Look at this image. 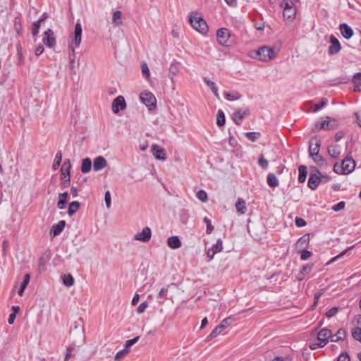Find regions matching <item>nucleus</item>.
Instances as JSON below:
<instances>
[{
	"instance_id": "nucleus-1",
	"label": "nucleus",
	"mask_w": 361,
	"mask_h": 361,
	"mask_svg": "<svg viewBox=\"0 0 361 361\" xmlns=\"http://www.w3.org/2000/svg\"><path fill=\"white\" fill-rule=\"evenodd\" d=\"M82 40V26L80 23H77L75 26L73 35L68 43L69 59L71 63L73 64L75 59V49L79 47Z\"/></svg>"
},
{
	"instance_id": "nucleus-51",
	"label": "nucleus",
	"mask_w": 361,
	"mask_h": 361,
	"mask_svg": "<svg viewBox=\"0 0 361 361\" xmlns=\"http://www.w3.org/2000/svg\"><path fill=\"white\" fill-rule=\"evenodd\" d=\"M196 197L197 199H199L200 201L205 202L207 200V194L204 190H199L197 194Z\"/></svg>"
},
{
	"instance_id": "nucleus-33",
	"label": "nucleus",
	"mask_w": 361,
	"mask_h": 361,
	"mask_svg": "<svg viewBox=\"0 0 361 361\" xmlns=\"http://www.w3.org/2000/svg\"><path fill=\"white\" fill-rule=\"evenodd\" d=\"M345 337V331L344 329H339L337 333L334 335L332 334L331 341L332 342H337L340 340L344 339Z\"/></svg>"
},
{
	"instance_id": "nucleus-58",
	"label": "nucleus",
	"mask_w": 361,
	"mask_h": 361,
	"mask_svg": "<svg viewBox=\"0 0 361 361\" xmlns=\"http://www.w3.org/2000/svg\"><path fill=\"white\" fill-rule=\"evenodd\" d=\"M301 252L300 259L302 260H307L312 256V252L306 250H298Z\"/></svg>"
},
{
	"instance_id": "nucleus-62",
	"label": "nucleus",
	"mask_w": 361,
	"mask_h": 361,
	"mask_svg": "<svg viewBox=\"0 0 361 361\" xmlns=\"http://www.w3.org/2000/svg\"><path fill=\"white\" fill-rule=\"evenodd\" d=\"M345 202L342 201V202H340L338 204L334 205L332 207V209L335 212H338V211L343 209L345 208Z\"/></svg>"
},
{
	"instance_id": "nucleus-34",
	"label": "nucleus",
	"mask_w": 361,
	"mask_h": 361,
	"mask_svg": "<svg viewBox=\"0 0 361 361\" xmlns=\"http://www.w3.org/2000/svg\"><path fill=\"white\" fill-rule=\"evenodd\" d=\"M299 171V176H298V181L300 183H303L305 181L306 176H307V168L305 166H300L298 168Z\"/></svg>"
},
{
	"instance_id": "nucleus-26",
	"label": "nucleus",
	"mask_w": 361,
	"mask_h": 361,
	"mask_svg": "<svg viewBox=\"0 0 361 361\" xmlns=\"http://www.w3.org/2000/svg\"><path fill=\"white\" fill-rule=\"evenodd\" d=\"M235 209L237 212L241 214H244L246 212V204L242 198H238L235 203Z\"/></svg>"
},
{
	"instance_id": "nucleus-7",
	"label": "nucleus",
	"mask_w": 361,
	"mask_h": 361,
	"mask_svg": "<svg viewBox=\"0 0 361 361\" xmlns=\"http://www.w3.org/2000/svg\"><path fill=\"white\" fill-rule=\"evenodd\" d=\"M332 336V332L329 329H323L317 334V338L319 341V343L313 344L311 345L312 349H315L316 345L318 347H324L327 343L329 338Z\"/></svg>"
},
{
	"instance_id": "nucleus-13",
	"label": "nucleus",
	"mask_w": 361,
	"mask_h": 361,
	"mask_svg": "<svg viewBox=\"0 0 361 361\" xmlns=\"http://www.w3.org/2000/svg\"><path fill=\"white\" fill-rule=\"evenodd\" d=\"M126 107V101L123 97H117L112 102V111L118 114L120 110H123Z\"/></svg>"
},
{
	"instance_id": "nucleus-15",
	"label": "nucleus",
	"mask_w": 361,
	"mask_h": 361,
	"mask_svg": "<svg viewBox=\"0 0 361 361\" xmlns=\"http://www.w3.org/2000/svg\"><path fill=\"white\" fill-rule=\"evenodd\" d=\"M331 45L329 47V54L330 55H335L341 50V44L337 38L331 35L330 37Z\"/></svg>"
},
{
	"instance_id": "nucleus-43",
	"label": "nucleus",
	"mask_w": 361,
	"mask_h": 361,
	"mask_svg": "<svg viewBox=\"0 0 361 361\" xmlns=\"http://www.w3.org/2000/svg\"><path fill=\"white\" fill-rule=\"evenodd\" d=\"M61 159H62V154L61 152H58L56 154V157H55V159H54V163H53V169L54 170H57L61 164Z\"/></svg>"
},
{
	"instance_id": "nucleus-59",
	"label": "nucleus",
	"mask_w": 361,
	"mask_h": 361,
	"mask_svg": "<svg viewBox=\"0 0 361 361\" xmlns=\"http://www.w3.org/2000/svg\"><path fill=\"white\" fill-rule=\"evenodd\" d=\"M312 267H313L312 263L305 264V266H303V267L301 269L302 274H305V275L309 274L312 271Z\"/></svg>"
},
{
	"instance_id": "nucleus-32",
	"label": "nucleus",
	"mask_w": 361,
	"mask_h": 361,
	"mask_svg": "<svg viewBox=\"0 0 361 361\" xmlns=\"http://www.w3.org/2000/svg\"><path fill=\"white\" fill-rule=\"evenodd\" d=\"M80 208V202L78 201H73L72 202L68 207V214L70 216H73L75 214V212L79 209Z\"/></svg>"
},
{
	"instance_id": "nucleus-3",
	"label": "nucleus",
	"mask_w": 361,
	"mask_h": 361,
	"mask_svg": "<svg viewBox=\"0 0 361 361\" xmlns=\"http://www.w3.org/2000/svg\"><path fill=\"white\" fill-rule=\"evenodd\" d=\"M189 22L191 26L197 32L202 34L207 32L208 26L207 23L198 13H191L189 16Z\"/></svg>"
},
{
	"instance_id": "nucleus-52",
	"label": "nucleus",
	"mask_w": 361,
	"mask_h": 361,
	"mask_svg": "<svg viewBox=\"0 0 361 361\" xmlns=\"http://www.w3.org/2000/svg\"><path fill=\"white\" fill-rule=\"evenodd\" d=\"M353 338L361 342V328H355L352 331Z\"/></svg>"
},
{
	"instance_id": "nucleus-38",
	"label": "nucleus",
	"mask_w": 361,
	"mask_h": 361,
	"mask_svg": "<svg viewBox=\"0 0 361 361\" xmlns=\"http://www.w3.org/2000/svg\"><path fill=\"white\" fill-rule=\"evenodd\" d=\"M295 15H296V8H295L283 10V17L286 19L294 18Z\"/></svg>"
},
{
	"instance_id": "nucleus-2",
	"label": "nucleus",
	"mask_w": 361,
	"mask_h": 361,
	"mask_svg": "<svg viewBox=\"0 0 361 361\" xmlns=\"http://www.w3.org/2000/svg\"><path fill=\"white\" fill-rule=\"evenodd\" d=\"M355 167V160L350 157L344 159L341 164L336 163L334 166V171L338 174H349L352 173Z\"/></svg>"
},
{
	"instance_id": "nucleus-37",
	"label": "nucleus",
	"mask_w": 361,
	"mask_h": 361,
	"mask_svg": "<svg viewBox=\"0 0 361 361\" xmlns=\"http://www.w3.org/2000/svg\"><path fill=\"white\" fill-rule=\"evenodd\" d=\"M224 96L226 99L229 101H233L239 99L240 97V94L238 92H224Z\"/></svg>"
},
{
	"instance_id": "nucleus-55",
	"label": "nucleus",
	"mask_w": 361,
	"mask_h": 361,
	"mask_svg": "<svg viewBox=\"0 0 361 361\" xmlns=\"http://www.w3.org/2000/svg\"><path fill=\"white\" fill-rule=\"evenodd\" d=\"M129 353L128 349H123L116 354L114 360L118 361L125 357Z\"/></svg>"
},
{
	"instance_id": "nucleus-61",
	"label": "nucleus",
	"mask_w": 361,
	"mask_h": 361,
	"mask_svg": "<svg viewBox=\"0 0 361 361\" xmlns=\"http://www.w3.org/2000/svg\"><path fill=\"white\" fill-rule=\"evenodd\" d=\"M148 307V303L147 302L145 301V302H142L137 307V313L139 314H142L143 313L146 309Z\"/></svg>"
},
{
	"instance_id": "nucleus-56",
	"label": "nucleus",
	"mask_w": 361,
	"mask_h": 361,
	"mask_svg": "<svg viewBox=\"0 0 361 361\" xmlns=\"http://www.w3.org/2000/svg\"><path fill=\"white\" fill-rule=\"evenodd\" d=\"M281 6L283 8V10L295 8L293 3L288 0L283 1V2L281 4Z\"/></svg>"
},
{
	"instance_id": "nucleus-24",
	"label": "nucleus",
	"mask_w": 361,
	"mask_h": 361,
	"mask_svg": "<svg viewBox=\"0 0 361 361\" xmlns=\"http://www.w3.org/2000/svg\"><path fill=\"white\" fill-rule=\"evenodd\" d=\"M167 245L171 249H178L181 247V241L178 236H171L167 240Z\"/></svg>"
},
{
	"instance_id": "nucleus-20",
	"label": "nucleus",
	"mask_w": 361,
	"mask_h": 361,
	"mask_svg": "<svg viewBox=\"0 0 361 361\" xmlns=\"http://www.w3.org/2000/svg\"><path fill=\"white\" fill-rule=\"evenodd\" d=\"M339 30L345 39H348L351 38L353 35V29L346 23H342L339 26Z\"/></svg>"
},
{
	"instance_id": "nucleus-36",
	"label": "nucleus",
	"mask_w": 361,
	"mask_h": 361,
	"mask_svg": "<svg viewBox=\"0 0 361 361\" xmlns=\"http://www.w3.org/2000/svg\"><path fill=\"white\" fill-rule=\"evenodd\" d=\"M245 137L252 142H255L260 137L259 132H247L245 133Z\"/></svg>"
},
{
	"instance_id": "nucleus-10",
	"label": "nucleus",
	"mask_w": 361,
	"mask_h": 361,
	"mask_svg": "<svg viewBox=\"0 0 361 361\" xmlns=\"http://www.w3.org/2000/svg\"><path fill=\"white\" fill-rule=\"evenodd\" d=\"M322 179H324V181L326 182L329 178L322 175L319 171H317V174H311L308 180V186L312 190H315L319 183L322 181Z\"/></svg>"
},
{
	"instance_id": "nucleus-40",
	"label": "nucleus",
	"mask_w": 361,
	"mask_h": 361,
	"mask_svg": "<svg viewBox=\"0 0 361 361\" xmlns=\"http://www.w3.org/2000/svg\"><path fill=\"white\" fill-rule=\"evenodd\" d=\"M63 282L67 287H71L74 283V279L71 274L64 275L63 277Z\"/></svg>"
},
{
	"instance_id": "nucleus-39",
	"label": "nucleus",
	"mask_w": 361,
	"mask_h": 361,
	"mask_svg": "<svg viewBox=\"0 0 361 361\" xmlns=\"http://www.w3.org/2000/svg\"><path fill=\"white\" fill-rule=\"evenodd\" d=\"M219 325L210 333V334L207 336V340L211 341L213 338H216L217 336H219L223 330H221Z\"/></svg>"
},
{
	"instance_id": "nucleus-11",
	"label": "nucleus",
	"mask_w": 361,
	"mask_h": 361,
	"mask_svg": "<svg viewBox=\"0 0 361 361\" xmlns=\"http://www.w3.org/2000/svg\"><path fill=\"white\" fill-rule=\"evenodd\" d=\"M216 37L219 43L225 47L228 46V40L230 38L229 31L226 28H221L216 32Z\"/></svg>"
},
{
	"instance_id": "nucleus-28",
	"label": "nucleus",
	"mask_w": 361,
	"mask_h": 361,
	"mask_svg": "<svg viewBox=\"0 0 361 361\" xmlns=\"http://www.w3.org/2000/svg\"><path fill=\"white\" fill-rule=\"evenodd\" d=\"M92 161L90 158H85L82 160L81 166V171L84 173H87L91 171Z\"/></svg>"
},
{
	"instance_id": "nucleus-64",
	"label": "nucleus",
	"mask_w": 361,
	"mask_h": 361,
	"mask_svg": "<svg viewBox=\"0 0 361 361\" xmlns=\"http://www.w3.org/2000/svg\"><path fill=\"white\" fill-rule=\"evenodd\" d=\"M354 84L361 85V73H357L353 78Z\"/></svg>"
},
{
	"instance_id": "nucleus-5",
	"label": "nucleus",
	"mask_w": 361,
	"mask_h": 361,
	"mask_svg": "<svg viewBox=\"0 0 361 361\" xmlns=\"http://www.w3.org/2000/svg\"><path fill=\"white\" fill-rule=\"evenodd\" d=\"M259 59L262 61H269L275 58L276 52L274 48L262 47L257 51Z\"/></svg>"
},
{
	"instance_id": "nucleus-41",
	"label": "nucleus",
	"mask_w": 361,
	"mask_h": 361,
	"mask_svg": "<svg viewBox=\"0 0 361 361\" xmlns=\"http://www.w3.org/2000/svg\"><path fill=\"white\" fill-rule=\"evenodd\" d=\"M216 124L219 126H223L225 124V115L222 110L218 111Z\"/></svg>"
},
{
	"instance_id": "nucleus-22",
	"label": "nucleus",
	"mask_w": 361,
	"mask_h": 361,
	"mask_svg": "<svg viewBox=\"0 0 361 361\" xmlns=\"http://www.w3.org/2000/svg\"><path fill=\"white\" fill-rule=\"evenodd\" d=\"M328 154L334 159L338 158L341 154V146L338 144L331 145L328 147Z\"/></svg>"
},
{
	"instance_id": "nucleus-6",
	"label": "nucleus",
	"mask_w": 361,
	"mask_h": 361,
	"mask_svg": "<svg viewBox=\"0 0 361 361\" xmlns=\"http://www.w3.org/2000/svg\"><path fill=\"white\" fill-rule=\"evenodd\" d=\"M71 164L69 159H66L61 166V183L64 187H68L70 184V173Z\"/></svg>"
},
{
	"instance_id": "nucleus-25",
	"label": "nucleus",
	"mask_w": 361,
	"mask_h": 361,
	"mask_svg": "<svg viewBox=\"0 0 361 361\" xmlns=\"http://www.w3.org/2000/svg\"><path fill=\"white\" fill-rule=\"evenodd\" d=\"M68 197V194L67 192L60 193L59 195V200L57 202V207L60 209H63L65 208L66 203L67 202Z\"/></svg>"
},
{
	"instance_id": "nucleus-8",
	"label": "nucleus",
	"mask_w": 361,
	"mask_h": 361,
	"mask_svg": "<svg viewBox=\"0 0 361 361\" xmlns=\"http://www.w3.org/2000/svg\"><path fill=\"white\" fill-rule=\"evenodd\" d=\"M180 69V63L173 60L169 68V77L172 83V90L176 89L175 76L179 73Z\"/></svg>"
},
{
	"instance_id": "nucleus-57",
	"label": "nucleus",
	"mask_w": 361,
	"mask_h": 361,
	"mask_svg": "<svg viewBox=\"0 0 361 361\" xmlns=\"http://www.w3.org/2000/svg\"><path fill=\"white\" fill-rule=\"evenodd\" d=\"M232 317H229L226 319H224L221 324L219 325L220 327H221V330L225 329L226 327H228L231 322Z\"/></svg>"
},
{
	"instance_id": "nucleus-17",
	"label": "nucleus",
	"mask_w": 361,
	"mask_h": 361,
	"mask_svg": "<svg viewBox=\"0 0 361 361\" xmlns=\"http://www.w3.org/2000/svg\"><path fill=\"white\" fill-rule=\"evenodd\" d=\"M152 151L153 153V155L157 159L164 161L166 159V153L164 149L161 148V147L153 145L152 146Z\"/></svg>"
},
{
	"instance_id": "nucleus-63",
	"label": "nucleus",
	"mask_w": 361,
	"mask_h": 361,
	"mask_svg": "<svg viewBox=\"0 0 361 361\" xmlns=\"http://www.w3.org/2000/svg\"><path fill=\"white\" fill-rule=\"evenodd\" d=\"M139 337H135L133 339L128 340L126 343L125 348L129 350L130 348L137 342Z\"/></svg>"
},
{
	"instance_id": "nucleus-60",
	"label": "nucleus",
	"mask_w": 361,
	"mask_h": 361,
	"mask_svg": "<svg viewBox=\"0 0 361 361\" xmlns=\"http://www.w3.org/2000/svg\"><path fill=\"white\" fill-rule=\"evenodd\" d=\"M142 74L148 79L150 77L149 70L148 68L147 64L146 63H143L142 64Z\"/></svg>"
},
{
	"instance_id": "nucleus-29",
	"label": "nucleus",
	"mask_w": 361,
	"mask_h": 361,
	"mask_svg": "<svg viewBox=\"0 0 361 361\" xmlns=\"http://www.w3.org/2000/svg\"><path fill=\"white\" fill-rule=\"evenodd\" d=\"M204 81L207 84V85L211 89V90L212 91L214 94L218 99H219V92H218V88H217L215 82L212 81V80H209V79H207V78H204Z\"/></svg>"
},
{
	"instance_id": "nucleus-16",
	"label": "nucleus",
	"mask_w": 361,
	"mask_h": 361,
	"mask_svg": "<svg viewBox=\"0 0 361 361\" xmlns=\"http://www.w3.org/2000/svg\"><path fill=\"white\" fill-rule=\"evenodd\" d=\"M53 35V31L51 29H48L44 33L43 42L49 47H54L56 45V39Z\"/></svg>"
},
{
	"instance_id": "nucleus-49",
	"label": "nucleus",
	"mask_w": 361,
	"mask_h": 361,
	"mask_svg": "<svg viewBox=\"0 0 361 361\" xmlns=\"http://www.w3.org/2000/svg\"><path fill=\"white\" fill-rule=\"evenodd\" d=\"M325 291H326V288H322V289H320L318 292H317L314 294V304L312 305V309L316 307L320 297L325 293Z\"/></svg>"
},
{
	"instance_id": "nucleus-12",
	"label": "nucleus",
	"mask_w": 361,
	"mask_h": 361,
	"mask_svg": "<svg viewBox=\"0 0 361 361\" xmlns=\"http://www.w3.org/2000/svg\"><path fill=\"white\" fill-rule=\"evenodd\" d=\"M152 237V231L150 228L145 227L142 232L137 233L135 235L134 238L136 240L147 243L149 241Z\"/></svg>"
},
{
	"instance_id": "nucleus-4",
	"label": "nucleus",
	"mask_w": 361,
	"mask_h": 361,
	"mask_svg": "<svg viewBox=\"0 0 361 361\" xmlns=\"http://www.w3.org/2000/svg\"><path fill=\"white\" fill-rule=\"evenodd\" d=\"M337 126V121L335 118L326 116L325 120L317 122L314 128L317 131L320 130H330L336 128Z\"/></svg>"
},
{
	"instance_id": "nucleus-27",
	"label": "nucleus",
	"mask_w": 361,
	"mask_h": 361,
	"mask_svg": "<svg viewBox=\"0 0 361 361\" xmlns=\"http://www.w3.org/2000/svg\"><path fill=\"white\" fill-rule=\"evenodd\" d=\"M112 23L116 26L122 25V12L121 11H116L113 13Z\"/></svg>"
},
{
	"instance_id": "nucleus-53",
	"label": "nucleus",
	"mask_w": 361,
	"mask_h": 361,
	"mask_svg": "<svg viewBox=\"0 0 361 361\" xmlns=\"http://www.w3.org/2000/svg\"><path fill=\"white\" fill-rule=\"evenodd\" d=\"M203 221L207 225V230H206L207 233L210 234L214 229V226L212 225L211 221L208 218L204 217L203 219Z\"/></svg>"
},
{
	"instance_id": "nucleus-45",
	"label": "nucleus",
	"mask_w": 361,
	"mask_h": 361,
	"mask_svg": "<svg viewBox=\"0 0 361 361\" xmlns=\"http://www.w3.org/2000/svg\"><path fill=\"white\" fill-rule=\"evenodd\" d=\"M354 245L351 246V247H348L347 249H345L344 251H343L341 254H339L338 255L333 257L328 263L327 264H329L331 263H333L335 261H336L337 259H340L341 257H342L344 255H345L348 252H349L350 250H353L354 248Z\"/></svg>"
},
{
	"instance_id": "nucleus-30",
	"label": "nucleus",
	"mask_w": 361,
	"mask_h": 361,
	"mask_svg": "<svg viewBox=\"0 0 361 361\" xmlns=\"http://www.w3.org/2000/svg\"><path fill=\"white\" fill-rule=\"evenodd\" d=\"M30 274H26L24 276V279H23V282L21 283L20 289L18 290V292L19 295H20V296L23 295L25 289L26 288V287L27 286V285L30 282Z\"/></svg>"
},
{
	"instance_id": "nucleus-31",
	"label": "nucleus",
	"mask_w": 361,
	"mask_h": 361,
	"mask_svg": "<svg viewBox=\"0 0 361 361\" xmlns=\"http://www.w3.org/2000/svg\"><path fill=\"white\" fill-rule=\"evenodd\" d=\"M267 183L271 188L279 185L278 179L274 173H270L267 175Z\"/></svg>"
},
{
	"instance_id": "nucleus-35",
	"label": "nucleus",
	"mask_w": 361,
	"mask_h": 361,
	"mask_svg": "<svg viewBox=\"0 0 361 361\" xmlns=\"http://www.w3.org/2000/svg\"><path fill=\"white\" fill-rule=\"evenodd\" d=\"M177 288V286L176 283H171L168 286H166V287H163L159 292L158 293V297L160 298H167L166 297V293L168 291V290L169 288Z\"/></svg>"
},
{
	"instance_id": "nucleus-42",
	"label": "nucleus",
	"mask_w": 361,
	"mask_h": 361,
	"mask_svg": "<svg viewBox=\"0 0 361 361\" xmlns=\"http://www.w3.org/2000/svg\"><path fill=\"white\" fill-rule=\"evenodd\" d=\"M44 21V19H39L37 21L33 23L32 34L33 36H35L38 34L39 30L40 28V24Z\"/></svg>"
},
{
	"instance_id": "nucleus-47",
	"label": "nucleus",
	"mask_w": 361,
	"mask_h": 361,
	"mask_svg": "<svg viewBox=\"0 0 361 361\" xmlns=\"http://www.w3.org/2000/svg\"><path fill=\"white\" fill-rule=\"evenodd\" d=\"M258 164L262 167L263 169H267L268 168L269 162L265 159L263 154H261L259 156V158L258 159Z\"/></svg>"
},
{
	"instance_id": "nucleus-21",
	"label": "nucleus",
	"mask_w": 361,
	"mask_h": 361,
	"mask_svg": "<svg viewBox=\"0 0 361 361\" xmlns=\"http://www.w3.org/2000/svg\"><path fill=\"white\" fill-rule=\"evenodd\" d=\"M66 226V222L63 220L60 221L56 225L52 226L50 231V234L53 236H56L59 235L62 231L64 229Z\"/></svg>"
},
{
	"instance_id": "nucleus-19",
	"label": "nucleus",
	"mask_w": 361,
	"mask_h": 361,
	"mask_svg": "<svg viewBox=\"0 0 361 361\" xmlns=\"http://www.w3.org/2000/svg\"><path fill=\"white\" fill-rule=\"evenodd\" d=\"M107 166V161L102 156H98L94 159L93 169L95 171H99Z\"/></svg>"
},
{
	"instance_id": "nucleus-23",
	"label": "nucleus",
	"mask_w": 361,
	"mask_h": 361,
	"mask_svg": "<svg viewBox=\"0 0 361 361\" xmlns=\"http://www.w3.org/2000/svg\"><path fill=\"white\" fill-rule=\"evenodd\" d=\"M309 243V235H305L298 239L295 244V247L298 250H305L308 246Z\"/></svg>"
},
{
	"instance_id": "nucleus-14",
	"label": "nucleus",
	"mask_w": 361,
	"mask_h": 361,
	"mask_svg": "<svg viewBox=\"0 0 361 361\" xmlns=\"http://www.w3.org/2000/svg\"><path fill=\"white\" fill-rule=\"evenodd\" d=\"M249 114L248 109H238L233 114V120L236 125H240L243 118Z\"/></svg>"
},
{
	"instance_id": "nucleus-46",
	"label": "nucleus",
	"mask_w": 361,
	"mask_h": 361,
	"mask_svg": "<svg viewBox=\"0 0 361 361\" xmlns=\"http://www.w3.org/2000/svg\"><path fill=\"white\" fill-rule=\"evenodd\" d=\"M214 252H220L223 249V243L221 239H218L216 244L211 248Z\"/></svg>"
},
{
	"instance_id": "nucleus-48",
	"label": "nucleus",
	"mask_w": 361,
	"mask_h": 361,
	"mask_svg": "<svg viewBox=\"0 0 361 361\" xmlns=\"http://www.w3.org/2000/svg\"><path fill=\"white\" fill-rule=\"evenodd\" d=\"M325 291H326V288H322V289H320L318 292H317L314 294V304L312 305V309L316 307L320 297L325 293Z\"/></svg>"
},
{
	"instance_id": "nucleus-44",
	"label": "nucleus",
	"mask_w": 361,
	"mask_h": 361,
	"mask_svg": "<svg viewBox=\"0 0 361 361\" xmlns=\"http://www.w3.org/2000/svg\"><path fill=\"white\" fill-rule=\"evenodd\" d=\"M310 157L313 159L314 162L319 166L326 165L325 159L321 155H319V153L317 154V155Z\"/></svg>"
},
{
	"instance_id": "nucleus-50",
	"label": "nucleus",
	"mask_w": 361,
	"mask_h": 361,
	"mask_svg": "<svg viewBox=\"0 0 361 361\" xmlns=\"http://www.w3.org/2000/svg\"><path fill=\"white\" fill-rule=\"evenodd\" d=\"M325 291H326V288H322V289H320L318 292H317L314 294V304L312 305V309L316 307L320 297L325 293Z\"/></svg>"
},
{
	"instance_id": "nucleus-9",
	"label": "nucleus",
	"mask_w": 361,
	"mask_h": 361,
	"mask_svg": "<svg viewBox=\"0 0 361 361\" xmlns=\"http://www.w3.org/2000/svg\"><path fill=\"white\" fill-rule=\"evenodd\" d=\"M140 99L149 109H152L156 106L157 99L154 94L150 92H144L140 94Z\"/></svg>"
},
{
	"instance_id": "nucleus-54",
	"label": "nucleus",
	"mask_w": 361,
	"mask_h": 361,
	"mask_svg": "<svg viewBox=\"0 0 361 361\" xmlns=\"http://www.w3.org/2000/svg\"><path fill=\"white\" fill-rule=\"evenodd\" d=\"M327 102H328L327 99L322 98V101H321V102L319 104H316L314 105L313 111L316 112V111H319L320 109H322V107L326 106Z\"/></svg>"
},
{
	"instance_id": "nucleus-18",
	"label": "nucleus",
	"mask_w": 361,
	"mask_h": 361,
	"mask_svg": "<svg viewBox=\"0 0 361 361\" xmlns=\"http://www.w3.org/2000/svg\"><path fill=\"white\" fill-rule=\"evenodd\" d=\"M321 141L317 138H312L310 141L309 152L310 156L317 155L319 152Z\"/></svg>"
}]
</instances>
